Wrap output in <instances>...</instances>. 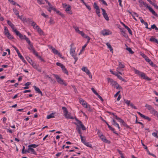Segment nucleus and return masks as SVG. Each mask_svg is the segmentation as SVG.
Segmentation results:
<instances>
[{
  "mask_svg": "<svg viewBox=\"0 0 158 158\" xmlns=\"http://www.w3.org/2000/svg\"><path fill=\"white\" fill-rule=\"evenodd\" d=\"M37 2L40 4H44V1L43 0H38Z\"/></svg>",
  "mask_w": 158,
  "mask_h": 158,
  "instance_id": "nucleus-61",
  "label": "nucleus"
},
{
  "mask_svg": "<svg viewBox=\"0 0 158 158\" xmlns=\"http://www.w3.org/2000/svg\"><path fill=\"white\" fill-rule=\"evenodd\" d=\"M125 67V65L123 64L120 62H118V66L116 69V71L119 73L122 74V73L120 72V71H123V68Z\"/></svg>",
  "mask_w": 158,
  "mask_h": 158,
  "instance_id": "nucleus-5",
  "label": "nucleus"
},
{
  "mask_svg": "<svg viewBox=\"0 0 158 158\" xmlns=\"http://www.w3.org/2000/svg\"><path fill=\"white\" fill-rule=\"evenodd\" d=\"M53 75L54 76V77H55L57 81L59 84H61V85H64L65 86L67 85V84L62 79L59 75L56 74H53Z\"/></svg>",
  "mask_w": 158,
  "mask_h": 158,
  "instance_id": "nucleus-4",
  "label": "nucleus"
},
{
  "mask_svg": "<svg viewBox=\"0 0 158 158\" xmlns=\"http://www.w3.org/2000/svg\"><path fill=\"white\" fill-rule=\"evenodd\" d=\"M19 57L22 60H24V58L21 55V54L20 53V52H19L17 53Z\"/></svg>",
  "mask_w": 158,
  "mask_h": 158,
  "instance_id": "nucleus-57",
  "label": "nucleus"
},
{
  "mask_svg": "<svg viewBox=\"0 0 158 158\" xmlns=\"http://www.w3.org/2000/svg\"><path fill=\"white\" fill-rule=\"evenodd\" d=\"M85 108H87V110L89 111H91L92 109L90 106L89 105H87V106L86 107H85Z\"/></svg>",
  "mask_w": 158,
  "mask_h": 158,
  "instance_id": "nucleus-58",
  "label": "nucleus"
},
{
  "mask_svg": "<svg viewBox=\"0 0 158 158\" xmlns=\"http://www.w3.org/2000/svg\"><path fill=\"white\" fill-rule=\"evenodd\" d=\"M62 109L63 110L64 114V113H68V111L67 108L65 107H62Z\"/></svg>",
  "mask_w": 158,
  "mask_h": 158,
  "instance_id": "nucleus-41",
  "label": "nucleus"
},
{
  "mask_svg": "<svg viewBox=\"0 0 158 158\" xmlns=\"http://www.w3.org/2000/svg\"><path fill=\"white\" fill-rule=\"evenodd\" d=\"M35 29L37 30V32L40 34L42 35L43 34V31L40 28L39 26L38 25H36L35 27Z\"/></svg>",
  "mask_w": 158,
  "mask_h": 158,
  "instance_id": "nucleus-19",
  "label": "nucleus"
},
{
  "mask_svg": "<svg viewBox=\"0 0 158 158\" xmlns=\"http://www.w3.org/2000/svg\"><path fill=\"white\" fill-rule=\"evenodd\" d=\"M113 87L114 88H116L117 89H122V88L117 83L116 84H115V85H114Z\"/></svg>",
  "mask_w": 158,
  "mask_h": 158,
  "instance_id": "nucleus-32",
  "label": "nucleus"
},
{
  "mask_svg": "<svg viewBox=\"0 0 158 158\" xmlns=\"http://www.w3.org/2000/svg\"><path fill=\"white\" fill-rule=\"evenodd\" d=\"M80 102L84 107H86L87 106V103L83 99H80Z\"/></svg>",
  "mask_w": 158,
  "mask_h": 158,
  "instance_id": "nucleus-16",
  "label": "nucleus"
},
{
  "mask_svg": "<svg viewBox=\"0 0 158 158\" xmlns=\"http://www.w3.org/2000/svg\"><path fill=\"white\" fill-rule=\"evenodd\" d=\"M35 56L37 57L41 61L43 62H45V60L40 56L39 55L37 52L34 54Z\"/></svg>",
  "mask_w": 158,
  "mask_h": 158,
  "instance_id": "nucleus-20",
  "label": "nucleus"
},
{
  "mask_svg": "<svg viewBox=\"0 0 158 158\" xmlns=\"http://www.w3.org/2000/svg\"><path fill=\"white\" fill-rule=\"evenodd\" d=\"M78 33L80 34L84 38L85 35V34L82 31H80Z\"/></svg>",
  "mask_w": 158,
  "mask_h": 158,
  "instance_id": "nucleus-50",
  "label": "nucleus"
},
{
  "mask_svg": "<svg viewBox=\"0 0 158 158\" xmlns=\"http://www.w3.org/2000/svg\"><path fill=\"white\" fill-rule=\"evenodd\" d=\"M32 65L33 68L36 69L39 72L41 71V68L39 65H37L35 64H33Z\"/></svg>",
  "mask_w": 158,
  "mask_h": 158,
  "instance_id": "nucleus-15",
  "label": "nucleus"
},
{
  "mask_svg": "<svg viewBox=\"0 0 158 158\" xmlns=\"http://www.w3.org/2000/svg\"><path fill=\"white\" fill-rule=\"evenodd\" d=\"M81 137V141L82 143H83L84 144V143H85L86 140L85 139H83V138H84V137H83L82 135H80Z\"/></svg>",
  "mask_w": 158,
  "mask_h": 158,
  "instance_id": "nucleus-39",
  "label": "nucleus"
},
{
  "mask_svg": "<svg viewBox=\"0 0 158 158\" xmlns=\"http://www.w3.org/2000/svg\"><path fill=\"white\" fill-rule=\"evenodd\" d=\"M73 28L75 29L76 32L78 33L80 31L79 29V27L77 26H73Z\"/></svg>",
  "mask_w": 158,
  "mask_h": 158,
  "instance_id": "nucleus-45",
  "label": "nucleus"
},
{
  "mask_svg": "<svg viewBox=\"0 0 158 158\" xmlns=\"http://www.w3.org/2000/svg\"><path fill=\"white\" fill-rule=\"evenodd\" d=\"M150 41L152 42H153L156 43L158 44V40L156 39L151 37L150 39Z\"/></svg>",
  "mask_w": 158,
  "mask_h": 158,
  "instance_id": "nucleus-26",
  "label": "nucleus"
},
{
  "mask_svg": "<svg viewBox=\"0 0 158 158\" xmlns=\"http://www.w3.org/2000/svg\"><path fill=\"white\" fill-rule=\"evenodd\" d=\"M54 113H52L49 115H47V119H50L52 118H54L55 117L54 116Z\"/></svg>",
  "mask_w": 158,
  "mask_h": 158,
  "instance_id": "nucleus-35",
  "label": "nucleus"
},
{
  "mask_svg": "<svg viewBox=\"0 0 158 158\" xmlns=\"http://www.w3.org/2000/svg\"><path fill=\"white\" fill-rule=\"evenodd\" d=\"M141 55L146 60L148 57L144 54H142Z\"/></svg>",
  "mask_w": 158,
  "mask_h": 158,
  "instance_id": "nucleus-64",
  "label": "nucleus"
},
{
  "mask_svg": "<svg viewBox=\"0 0 158 158\" xmlns=\"http://www.w3.org/2000/svg\"><path fill=\"white\" fill-rule=\"evenodd\" d=\"M71 9V6L68 5V6L66 7L65 11L69 14L71 15L72 14V11L70 10Z\"/></svg>",
  "mask_w": 158,
  "mask_h": 158,
  "instance_id": "nucleus-14",
  "label": "nucleus"
},
{
  "mask_svg": "<svg viewBox=\"0 0 158 158\" xmlns=\"http://www.w3.org/2000/svg\"><path fill=\"white\" fill-rule=\"evenodd\" d=\"M134 70L135 74H138L139 76V77L141 78L145 79L148 81L151 80V79L146 76L144 73L140 72L139 70L135 69Z\"/></svg>",
  "mask_w": 158,
  "mask_h": 158,
  "instance_id": "nucleus-1",
  "label": "nucleus"
},
{
  "mask_svg": "<svg viewBox=\"0 0 158 158\" xmlns=\"http://www.w3.org/2000/svg\"><path fill=\"white\" fill-rule=\"evenodd\" d=\"M149 110L151 114H153L158 118V112L154 109L153 107H152V108Z\"/></svg>",
  "mask_w": 158,
  "mask_h": 158,
  "instance_id": "nucleus-10",
  "label": "nucleus"
},
{
  "mask_svg": "<svg viewBox=\"0 0 158 158\" xmlns=\"http://www.w3.org/2000/svg\"><path fill=\"white\" fill-rule=\"evenodd\" d=\"M52 10H53L54 11H56V9L55 8H48V11L49 12H51V11Z\"/></svg>",
  "mask_w": 158,
  "mask_h": 158,
  "instance_id": "nucleus-59",
  "label": "nucleus"
},
{
  "mask_svg": "<svg viewBox=\"0 0 158 158\" xmlns=\"http://www.w3.org/2000/svg\"><path fill=\"white\" fill-rule=\"evenodd\" d=\"M108 82H110V84L111 85L112 83L114 81V80L112 79L108 78H107Z\"/></svg>",
  "mask_w": 158,
  "mask_h": 158,
  "instance_id": "nucleus-51",
  "label": "nucleus"
},
{
  "mask_svg": "<svg viewBox=\"0 0 158 158\" xmlns=\"http://www.w3.org/2000/svg\"><path fill=\"white\" fill-rule=\"evenodd\" d=\"M123 124V125L125 127H126L127 128H130V127L126 123H125V122L124 121L123 123H122Z\"/></svg>",
  "mask_w": 158,
  "mask_h": 158,
  "instance_id": "nucleus-55",
  "label": "nucleus"
},
{
  "mask_svg": "<svg viewBox=\"0 0 158 158\" xmlns=\"http://www.w3.org/2000/svg\"><path fill=\"white\" fill-rule=\"evenodd\" d=\"M155 29L156 31L158 30V28H157L155 24H153L151 26V27L149 28V29L151 31L152 29Z\"/></svg>",
  "mask_w": 158,
  "mask_h": 158,
  "instance_id": "nucleus-28",
  "label": "nucleus"
},
{
  "mask_svg": "<svg viewBox=\"0 0 158 158\" xmlns=\"http://www.w3.org/2000/svg\"><path fill=\"white\" fill-rule=\"evenodd\" d=\"M9 39L12 40L14 39V37L12 36L10 33H8L6 35Z\"/></svg>",
  "mask_w": 158,
  "mask_h": 158,
  "instance_id": "nucleus-37",
  "label": "nucleus"
},
{
  "mask_svg": "<svg viewBox=\"0 0 158 158\" xmlns=\"http://www.w3.org/2000/svg\"><path fill=\"white\" fill-rule=\"evenodd\" d=\"M94 7L96 10V13L98 17H100L101 16V15L100 14V9L96 3L94 2Z\"/></svg>",
  "mask_w": 158,
  "mask_h": 158,
  "instance_id": "nucleus-6",
  "label": "nucleus"
},
{
  "mask_svg": "<svg viewBox=\"0 0 158 158\" xmlns=\"http://www.w3.org/2000/svg\"><path fill=\"white\" fill-rule=\"evenodd\" d=\"M129 105L131 106L132 108H134L135 109H137V108H136V107L134 105L133 103H130V104Z\"/></svg>",
  "mask_w": 158,
  "mask_h": 158,
  "instance_id": "nucleus-63",
  "label": "nucleus"
},
{
  "mask_svg": "<svg viewBox=\"0 0 158 158\" xmlns=\"http://www.w3.org/2000/svg\"><path fill=\"white\" fill-rule=\"evenodd\" d=\"M56 64L57 66L60 67L61 68H62V67H63V66L64 65L62 64L59 62H57Z\"/></svg>",
  "mask_w": 158,
  "mask_h": 158,
  "instance_id": "nucleus-62",
  "label": "nucleus"
},
{
  "mask_svg": "<svg viewBox=\"0 0 158 158\" xmlns=\"http://www.w3.org/2000/svg\"><path fill=\"white\" fill-rule=\"evenodd\" d=\"M92 91L96 95H98V93L97 92L95 91V90L94 89V88H92L91 89Z\"/></svg>",
  "mask_w": 158,
  "mask_h": 158,
  "instance_id": "nucleus-60",
  "label": "nucleus"
},
{
  "mask_svg": "<svg viewBox=\"0 0 158 158\" xmlns=\"http://www.w3.org/2000/svg\"><path fill=\"white\" fill-rule=\"evenodd\" d=\"M122 34L125 37H126L127 36V34L125 33V31L123 30L121 31Z\"/></svg>",
  "mask_w": 158,
  "mask_h": 158,
  "instance_id": "nucleus-53",
  "label": "nucleus"
},
{
  "mask_svg": "<svg viewBox=\"0 0 158 158\" xmlns=\"http://www.w3.org/2000/svg\"><path fill=\"white\" fill-rule=\"evenodd\" d=\"M33 87L37 93L40 94L41 96L42 95V93L39 88L36 87L35 86H34Z\"/></svg>",
  "mask_w": 158,
  "mask_h": 158,
  "instance_id": "nucleus-22",
  "label": "nucleus"
},
{
  "mask_svg": "<svg viewBox=\"0 0 158 158\" xmlns=\"http://www.w3.org/2000/svg\"><path fill=\"white\" fill-rule=\"evenodd\" d=\"M102 34L104 36L107 35H109L112 34V32L109 30L106 29L104 30L101 31Z\"/></svg>",
  "mask_w": 158,
  "mask_h": 158,
  "instance_id": "nucleus-9",
  "label": "nucleus"
},
{
  "mask_svg": "<svg viewBox=\"0 0 158 158\" xmlns=\"http://www.w3.org/2000/svg\"><path fill=\"white\" fill-rule=\"evenodd\" d=\"M135 123H139L142 125V127L143 128L144 127L143 124L139 122H138L137 121V117L136 116V119L135 121Z\"/></svg>",
  "mask_w": 158,
  "mask_h": 158,
  "instance_id": "nucleus-46",
  "label": "nucleus"
},
{
  "mask_svg": "<svg viewBox=\"0 0 158 158\" xmlns=\"http://www.w3.org/2000/svg\"><path fill=\"white\" fill-rule=\"evenodd\" d=\"M145 106L148 110L152 109L153 107L151 106L148 105L147 104H146Z\"/></svg>",
  "mask_w": 158,
  "mask_h": 158,
  "instance_id": "nucleus-38",
  "label": "nucleus"
},
{
  "mask_svg": "<svg viewBox=\"0 0 158 158\" xmlns=\"http://www.w3.org/2000/svg\"><path fill=\"white\" fill-rule=\"evenodd\" d=\"M99 137L104 142L106 143L107 141H108L106 137L103 135H102Z\"/></svg>",
  "mask_w": 158,
  "mask_h": 158,
  "instance_id": "nucleus-27",
  "label": "nucleus"
},
{
  "mask_svg": "<svg viewBox=\"0 0 158 158\" xmlns=\"http://www.w3.org/2000/svg\"><path fill=\"white\" fill-rule=\"evenodd\" d=\"M84 38H86L87 39V43H88L89 41V40H90V37L88 36V35H85Z\"/></svg>",
  "mask_w": 158,
  "mask_h": 158,
  "instance_id": "nucleus-48",
  "label": "nucleus"
},
{
  "mask_svg": "<svg viewBox=\"0 0 158 158\" xmlns=\"http://www.w3.org/2000/svg\"><path fill=\"white\" fill-rule=\"evenodd\" d=\"M13 11L15 14L18 17L19 15V12L18 10L14 8L13 9Z\"/></svg>",
  "mask_w": 158,
  "mask_h": 158,
  "instance_id": "nucleus-36",
  "label": "nucleus"
},
{
  "mask_svg": "<svg viewBox=\"0 0 158 158\" xmlns=\"http://www.w3.org/2000/svg\"><path fill=\"white\" fill-rule=\"evenodd\" d=\"M126 49L129 52H130V53L131 54H133L134 53V52L132 50L131 48H129V47H127L126 48Z\"/></svg>",
  "mask_w": 158,
  "mask_h": 158,
  "instance_id": "nucleus-40",
  "label": "nucleus"
},
{
  "mask_svg": "<svg viewBox=\"0 0 158 158\" xmlns=\"http://www.w3.org/2000/svg\"><path fill=\"white\" fill-rule=\"evenodd\" d=\"M81 70L83 71L86 73L87 74L90 72L89 70L86 67H83L82 68Z\"/></svg>",
  "mask_w": 158,
  "mask_h": 158,
  "instance_id": "nucleus-24",
  "label": "nucleus"
},
{
  "mask_svg": "<svg viewBox=\"0 0 158 158\" xmlns=\"http://www.w3.org/2000/svg\"><path fill=\"white\" fill-rule=\"evenodd\" d=\"M86 146H87L90 147V148H92V145L89 143L88 142H86L85 143H84V144Z\"/></svg>",
  "mask_w": 158,
  "mask_h": 158,
  "instance_id": "nucleus-44",
  "label": "nucleus"
},
{
  "mask_svg": "<svg viewBox=\"0 0 158 158\" xmlns=\"http://www.w3.org/2000/svg\"><path fill=\"white\" fill-rule=\"evenodd\" d=\"M150 12H151L152 14L156 17H158V15L155 12V11L151 7L149 8L148 9Z\"/></svg>",
  "mask_w": 158,
  "mask_h": 158,
  "instance_id": "nucleus-21",
  "label": "nucleus"
},
{
  "mask_svg": "<svg viewBox=\"0 0 158 158\" xmlns=\"http://www.w3.org/2000/svg\"><path fill=\"white\" fill-rule=\"evenodd\" d=\"M124 101L125 102V103L128 105L129 106L130 104V101H129L127 100L126 99H124Z\"/></svg>",
  "mask_w": 158,
  "mask_h": 158,
  "instance_id": "nucleus-49",
  "label": "nucleus"
},
{
  "mask_svg": "<svg viewBox=\"0 0 158 158\" xmlns=\"http://www.w3.org/2000/svg\"><path fill=\"white\" fill-rule=\"evenodd\" d=\"M7 23L8 24L10 27L13 30V31L14 32L15 30L16 29L14 27V25L9 20H7Z\"/></svg>",
  "mask_w": 158,
  "mask_h": 158,
  "instance_id": "nucleus-18",
  "label": "nucleus"
},
{
  "mask_svg": "<svg viewBox=\"0 0 158 158\" xmlns=\"http://www.w3.org/2000/svg\"><path fill=\"white\" fill-rule=\"evenodd\" d=\"M75 119L76 121L77 122V123H74L75 124L77 125L78 124H79L82 129L83 130H86V128L82 124V123L81 121L79 120L76 117H75Z\"/></svg>",
  "mask_w": 158,
  "mask_h": 158,
  "instance_id": "nucleus-8",
  "label": "nucleus"
},
{
  "mask_svg": "<svg viewBox=\"0 0 158 158\" xmlns=\"http://www.w3.org/2000/svg\"><path fill=\"white\" fill-rule=\"evenodd\" d=\"M64 114L65 117L67 118H69L70 116V114H69L68 113H64Z\"/></svg>",
  "mask_w": 158,
  "mask_h": 158,
  "instance_id": "nucleus-42",
  "label": "nucleus"
},
{
  "mask_svg": "<svg viewBox=\"0 0 158 158\" xmlns=\"http://www.w3.org/2000/svg\"><path fill=\"white\" fill-rule=\"evenodd\" d=\"M28 151L30 152H31V153L34 154H36V152L35 150L32 148H28Z\"/></svg>",
  "mask_w": 158,
  "mask_h": 158,
  "instance_id": "nucleus-29",
  "label": "nucleus"
},
{
  "mask_svg": "<svg viewBox=\"0 0 158 158\" xmlns=\"http://www.w3.org/2000/svg\"><path fill=\"white\" fill-rule=\"evenodd\" d=\"M112 125L117 127L119 131H120V127H119V125L118 123L114 119H112Z\"/></svg>",
  "mask_w": 158,
  "mask_h": 158,
  "instance_id": "nucleus-12",
  "label": "nucleus"
},
{
  "mask_svg": "<svg viewBox=\"0 0 158 158\" xmlns=\"http://www.w3.org/2000/svg\"><path fill=\"white\" fill-rule=\"evenodd\" d=\"M18 17L21 20L23 23H25L27 22V21L26 18L23 17L22 16L18 15Z\"/></svg>",
  "mask_w": 158,
  "mask_h": 158,
  "instance_id": "nucleus-25",
  "label": "nucleus"
},
{
  "mask_svg": "<svg viewBox=\"0 0 158 158\" xmlns=\"http://www.w3.org/2000/svg\"><path fill=\"white\" fill-rule=\"evenodd\" d=\"M101 9L102 11V15L103 17L107 21L108 20H109V18L105 10L103 8H101Z\"/></svg>",
  "mask_w": 158,
  "mask_h": 158,
  "instance_id": "nucleus-11",
  "label": "nucleus"
},
{
  "mask_svg": "<svg viewBox=\"0 0 158 158\" xmlns=\"http://www.w3.org/2000/svg\"><path fill=\"white\" fill-rule=\"evenodd\" d=\"M61 69H62V70L63 72L64 73H65L67 75L68 74V71L65 68V67L63 65V67L61 68Z\"/></svg>",
  "mask_w": 158,
  "mask_h": 158,
  "instance_id": "nucleus-31",
  "label": "nucleus"
},
{
  "mask_svg": "<svg viewBox=\"0 0 158 158\" xmlns=\"http://www.w3.org/2000/svg\"><path fill=\"white\" fill-rule=\"evenodd\" d=\"M137 113L142 118H143L145 119L148 120L149 121H150L151 120V118H149V117L146 116L143 114L141 113H140V112H137Z\"/></svg>",
  "mask_w": 158,
  "mask_h": 158,
  "instance_id": "nucleus-17",
  "label": "nucleus"
},
{
  "mask_svg": "<svg viewBox=\"0 0 158 158\" xmlns=\"http://www.w3.org/2000/svg\"><path fill=\"white\" fill-rule=\"evenodd\" d=\"M106 45L107 46L108 48H109L110 49V52H113V49L111 47L110 44L108 43H106Z\"/></svg>",
  "mask_w": 158,
  "mask_h": 158,
  "instance_id": "nucleus-30",
  "label": "nucleus"
},
{
  "mask_svg": "<svg viewBox=\"0 0 158 158\" xmlns=\"http://www.w3.org/2000/svg\"><path fill=\"white\" fill-rule=\"evenodd\" d=\"M103 122H104L105 123H106V124H107V125L108 126V127L109 128V129L110 130H111V131H113V132L117 134V135H118V133H117V132L115 131V129L112 127L110 126V125H109V124L106 121V120H103Z\"/></svg>",
  "mask_w": 158,
  "mask_h": 158,
  "instance_id": "nucleus-13",
  "label": "nucleus"
},
{
  "mask_svg": "<svg viewBox=\"0 0 158 158\" xmlns=\"http://www.w3.org/2000/svg\"><path fill=\"white\" fill-rule=\"evenodd\" d=\"M4 33L5 35H6L7 34H8V33H10L9 32V31L8 29V28L7 27H4Z\"/></svg>",
  "mask_w": 158,
  "mask_h": 158,
  "instance_id": "nucleus-34",
  "label": "nucleus"
},
{
  "mask_svg": "<svg viewBox=\"0 0 158 158\" xmlns=\"http://www.w3.org/2000/svg\"><path fill=\"white\" fill-rule=\"evenodd\" d=\"M26 40L27 43L28 44L29 46L28 47V48L34 54L37 52L35 51V48L33 46V44L31 43L30 40L28 38H26Z\"/></svg>",
  "mask_w": 158,
  "mask_h": 158,
  "instance_id": "nucleus-2",
  "label": "nucleus"
},
{
  "mask_svg": "<svg viewBox=\"0 0 158 158\" xmlns=\"http://www.w3.org/2000/svg\"><path fill=\"white\" fill-rule=\"evenodd\" d=\"M84 4L85 6L89 10H90L91 9V7L90 6H89V5L86 4V3L84 1V3H83Z\"/></svg>",
  "mask_w": 158,
  "mask_h": 158,
  "instance_id": "nucleus-52",
  "label": "nucleus"
},
{
  "mask_svg": "<svg viewBox=\"0 0 158 158\" xmlns=\"http://www.w3.org/2000/svg\"><path fill=\"white\" fill-rule=\"evenodd\" d=\"M117 77L118 78H119L120 80L123 81H125V79H123V77L120 76V75H118L117 76Z\"/></svg>",
  "mask_w": 158,
  "mask_h": 158,
  "instance_id": "nucleus-56",
  "label": "nucleus"
},
{
  "mask_svg": "<svg viewBox=\"0 0 158 158\" xmlns=\"http://www.w3.org/2000/svg\"><path fill=\"white\" fill-rule=\"evenodd\" d=\"M125 28L126 29L128 30V32L130 34H131V35L132 34L131 31V30L130 29V28H129L127 26V27H125Z\"/></svg>",
  "mask_w": 158,
  "mask_h": 158,
  "instance_id": "nucleus-47",
  "label": "nucleus"
},
{
  "mask_svg": "<svg viewBox=\"0 0 158 158\" xmlns=\"http://www.w3.org/2000/svg\"><path fill=\"white\" fill-rule=\"evenodd\" d=\"M16 35L19 37L20 39L21 40L24 39L26 40V38H27L26 35H23L21 34L19 31H17L16 30H15L14 31V32Z\"/></svg>",
  "mask_w": 158,
  "mask_h": 158,
  "instance_id": "nucleus-7",
  "label": "nucleus"
},
{
  "mask_svg": "<svg viewBox=\"0 0 158 158\" xmlns=\"http://www.w3.org/2000/svg\"><path fill=\"white\" fill-rule=\"evenodd\" d=\"M52 49L53 52L56 54L58 55H60V53L55 48L52 47Z\"/></svg>",
  "mask_w": 158,
  "mask_h": 158,
  "instance_id": "nucleus-23",
  "label": "nucleus"
},
{
  "mask_svg": "<svg viewBox=\"0 0 158 158\" xmlns=\"http://www.w3.org/2000/svg\"><path fill=\"white\" fill-rule=\"evenodd\" d=\"M39 146V145H36L35 144H32L29 145L28 146V148H35L36 147Z\"/></svg>",
  "mask_w": 158,
  "mask_h": 158,
  "instance_id": "nucleus-33",
  "label": "nucleus"
},
{
  "mask_svg": "<svg viewBox=\"0 0 158 158\" xmlns=\"http://www.w3.org/2000/svg\"><path fill=\"white\" fill-rule=\"evenodd\" d=\"M31 25L35 29V27L37 25L36 23L34 22H32L31 23Z\"/></svg>",
  "mask_w": 158,
  "mask_h": 158,
  "instance_id": "nucleus-54",
  "label": "nucleus"
},
{
  "mask_svg": "<svg viewBox=\"0 0 158 158\" xmlns=\"http://www.w3.org/2000/svg\"><path fill=\"white\" fill-rule=\"evenodd\" d=\"M25 148L24 146L23 147L22 151V152L23 154L26 153L27 152L28 153L30 152L29 151H26V150L24 151V150L25 149Z\"/></svg>",
  "mask_w": 158,
  "mask_h": 158,
  "instance_id": "nucleus-43",
  "label": "nucleus"
},
{
  "mask_svg": "<svg viewBox=\"0 0 158 158\" xmlns=\"http://www.w3.org/2000/svg\"><path fill=\"white\" fill-rule=\"evenodd\" d=\"M69 51L70 55L75 60V62L74 64H75L78 60V58L77 56V54L75 53V48H71Z\"/></svg>",
  "mask_w": 158,
  "mask_h": 158,
  "instance_id": "nucleus-3",
  "label": "nucleus"
}]
</instances>
